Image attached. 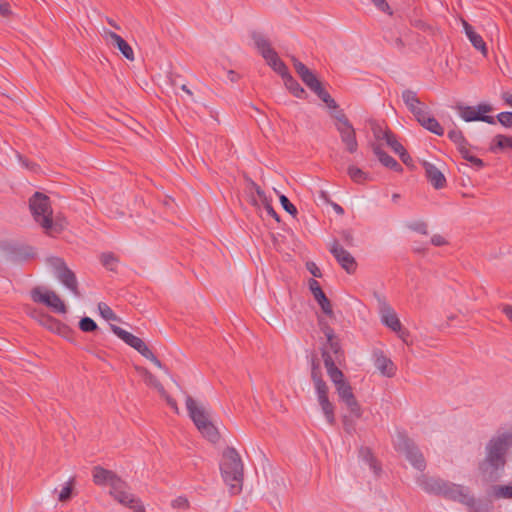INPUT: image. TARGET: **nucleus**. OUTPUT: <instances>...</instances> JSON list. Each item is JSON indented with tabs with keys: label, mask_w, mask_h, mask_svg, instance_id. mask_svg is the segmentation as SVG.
Masks as SVG:
<instances>
[{
	"label": "nucleus",
	"mask_w": 512,
	"mask_h": 512,
	"mask_svg": "<svg viewBox=\"0 0 512 512\" xmlns=\"http://www.w3.org/2000/svg\"><path fill=\"white\" fill-rule=\"evenodd\" d=\"M72 494V480H70L66 486L63 487L61 492L59 493V500L61 502H66L70 499Z\"/></svg>",
	"instance_id": "obj_43"
},
{
	"label": "nucleus",
	"mask_w": 512,
	"mask_h": 512,
	"mask_svg": "<svg viewBox=\"0 0 512 512\" xmlns=\"http://www.w3.org/2000/svg\"><path fill=\"white\" fill-rule=\"evenodd\" d=\"M252 40L254 46L265 59L266 63L284 79L286 88L293 93L294 96L303 98L305 90L288 73L286 65L279 58L277 52L272 48L270 41L260 33H253Z\"/></svg>",
	"instance_id": "obj_2"
},
{
	"label": "nucleus",
	"mask_w": 512,
	"mask_h": 512,
	"mask_svg": "<svg viewBox=\"0 0 512 512\" xmlns=\"http://www.w3.org/2000/svg\"><path fill=\"white\" fill-rule=\"evenodd\" d=\"M448 137L457 145L458 149L467 144V141L462 135V132L457 129H453L448 132Z\"/></svg>",
	"instance_id": "obj_38"
},
{
	"label": "nucleus",
	"mask_w": 512,
	"mask_h": 512,
	"mask_svg": "<svg viewBox=\"0 0 512 512\" xmlns=\"http://www.w3.org/2000/svg\"><path fill=\"white\" fill-rule=\"evenodd\" d=\"M396 448L399 452L403 453L406 459L411 463V465L419 471L424 470L426 463L422 453L419 449L414 446L413 443L406 439H401L399 443L396 444Z\"/></svg>",
	"instance_id": "obj_12"
},
{
	"label": "nucleus",
	"mask_w": 512,
	"mask_h": 512,
	"mask_svg": "<svg viewBox=\"0 0 512 512\" xmlns=\"http://www.w3.org/2000/svg\"><path fill=\"white\" fill-rule=\"evenodd\" d=\"M266 207L267 212L272 215L273 217H277L276 212L273 210V208L270 206V204L267 202L264 204Z\"/></svg>",
	"instance_id": "obj_60"
},
{
	"label": "nucleus",
	"mask_w": 512,
	"mask_h": 512,
	"mask_svg": "<svg viewBox=\"0 0 512 512\" xmlns=\"http://www.w3.org/2000/svg\"><path fill=\"white\" fill-rule=\"evenodd\" d=\"M279 199L285 211H287L289 214L293 216L297 214L296 207L292 203H290L289 199L285 195H280Z\"/></svg>",
	"instance_id": "obj_41"
},
{
	"label": "nucleus",
	"mask_w": 512,
	"mask_h": 512,
	"mask_svg": "<svg viewBox=\"0 0 512 512\" xmlns=\"http://www.w3.org/2000/svg\"><path fill=\"white\" fill-rule=\"evenodd\" d=\"M98 310H99V313L100 315L110 321H115L117 320V316L115 315V313L112 311V309L106 304V303H99L98 304Z\"/></svg>",
	"instance_id": "obj_37"
},
{
	"label": "nucleus",
	"mask_w": 512,
	"mask_h": 512,
	"mask_svg": "<svg viewBox=\"0 0 512 512\" xmlns=\"http://www.w3.org/2000/svg\"><path fill=\"white\" fill-rule=\"evenodd\" d=\"M381 321L394 332L401 331V322L390 304L381 296H377Z\"/></svg>",
	"instance_id": "obj_14"
},
{
	"label": "nucleus",
	"mask_w": 512,
	"mask_h": 512,
	"mask_svg": "<svg viewBox=\"0 0 512 512\" xmlns=\"http://www.w3.org/2000/svg\"><path fill=\"white\" fill-rule=\"evenodd\" d=\"M503 99L505 100V102L512 107V94H509V93H505L503 95Z\"/></svg>",
	"instance_id": "obj_59"
},
{
	"label": "nucleus",
	"mask_w": 512,
	"mask_h": 512,
	"mask_svg": "<svg viewBox=\"0 0 512 512\" xmlns=\"http://www.w3.org/2000/svg\"><path fill=\"white\" fill-rule=\"evenodd\" d=\"M502 312L506 315L510 322H512V305H504Z\"/></svg>",
	"instance_id": "obj_55"
},
{
	"label": "nucleus",
	"mask_w": 512,
	"mask_h": 512,
	"mask_svg": "<svg viewBox=\"0 0 512 512\" xmlns=\"http://www.w3.org/2000/svg\"><path fill=\"white\" fill-rule=\"evenodd\" d=\"M401 160L405 163V164H408L409 160H410V156L407 154V152L404 150V157H400Z\"/></svg>",
	"instance_id": "obj_64"
},
{
	"label": "nucleus",
	"mask_w": 512,
	"mask_h": 512,
	"mask_svg": "<svg viewBox=\"0 0 512 512\" xmlns=\"http://www.w3.org/2000/svg\"><path fill=\"white\" fill-rule=\"evenodd\" d=\"M462 24H463L465 34H466L467 38L469 39V41L471 42V44L473 45V47L476 50L480 51V53L483 56H487L488 50H487L486 43L484 42L482 36L479 35L473 29V27L470 24H468L465 20L462 21Z\"/></svg>",
	"instance_id": "obj_22"
},
{
	"label": "nucleus",
	"mask_w": 512,
	"mask_h": 512,
	"mask_svg": "<svg viewBox=\"0 0 512 512\" xmlns=\"http://www.w3.org/2000/svg\"><path fill=\"white\" fill-rule=\"evenodd\" d=\"M223 481L232 495L239 494L243 486V464L240 455L234 448L224 450L220 462Z\"/></svg>",
	"instance_id": "obj_4"
},
{
	"label": "nucleus",
	"mask_w": 512,
	"mask_h": 512,
	"mask_svg": "<svg viewBox=\"0 0 512 512\" xmlns=\"http://www.w3.org/2000/svg\"><path fill=\"white\" fill-rule=\"evenodd\" d=\"M397 333H398L399 337H400L402 340L406 341V338H407V336H408V331L403 330V329L401 328V331H400V332H397Z\"/></svg>",
	"instance_id": "obj_62"
},
{
	"label": "nucleus",
	"mask_w": 512,
	"mask_h": 512,
	"mask_svg": "<svg viewBox=\"0 0 512 512\" xmlns=\"http://www.w3.org/2000/svg\"><path fill=\"white\" fill-rule=\"evenodd\" d=\"M417 121L428 131L436 134V135H443L444 130L439 124V122L432 117L427 109L423 110L418 116L415 117Z\"/></svg>",
	"instance_id": "obj_23"
},
{
	"label": "nucleus",
	"mask_w": 512,
	"mask_h": 512,
	"mask_svg": "<svg viewBox=\"0 0 512 512\" xmlns=\"http://www.w3.org/2000/svg\"><path fill=\"white\" fill-rule=\"evenodd\" d=\"M335 389L339 399L345 403L350 413L356 418H360L362 415V410L352 392L350 384L348 382L342 383L341 385L335 387Z\"/></svg>",
	"instance_id": "obj_16"
},
{
	"label": "nucleus",
	"mask_w": 512,
	"mask_h": 512,
	"mask_svg": "<svg viewBox=\"0 0 512 512\" xmlns=\"http://www.w3.org/2000/svg\"><path fill=\"white\" fill-rule=\"evenodd\" d=\"M330 252L347 273H353L356 269L354 257L345 250L338 242L331 245Z\"/></svg>",
	"instance_id": "obj_17"
},
{
	"label": "nucleus",
	"mask_w": 512,
	"mask_h": 512,
	"mask_svg": "<svg viewBox=\"0 0 512 512\" xmlns=\"http://www.w3.org/2000/svg\"><path fill=\"white\" fill-rule=\"evenodd\" d=\"M0 15L4 17H8L11 15L9 3L0 1Z\"/></svg>",
	"instance_id": "obj_51"
},
{
	"label": "nucleus",
	"mask_w": 512,
	"mask_h": 512,
	"mask_svg": "<svg viewBox=\"0 0 512 512\" xmlns=\"http://www.w3.org/2000/svg\"><path fill=\"white\" fill-rule=\"evenodd\" d=\"M459 116L465 122L472 121H483L488 124H494L495 119L492 116L487 115L492 111V107L489 104L482 103L477 106H464L459 105L457 107Z\"/></svg>",
	"instance_id": "obj_10"
},
{
	"label": "nucleus",
	"mask_w": 512,
	"mask_h": 512,
	"mask_svg": "<svg viewBox=\"0 0 512 512\" xmlns=\"http://www.w3.org/2000/svg\"><path fill=\"white\" fill-rule=\"evenodd\" d=\"M402 98L404 103L407 105L409 110L416 117L418 116L426 107L420 102L416 93L410 90H406L402 94Z\"/></svg>",
	"instance_id": "obj_26"
},
{
	"label": "nucleus",
	"mask_w": 512,
	"mask_h": 512,
	"mask_svg": "<svg viewBox=\"0 0 512 512\" xmlns=\"http://www.w3.org/2000/svg\"><path fill=\"white\" fill-rule=\"evenodd\" d=\"M293 66L298 73L301 80L305 83V85L310 88L314 93L318 95V97L324 101L329 107L335 108L336 103L330 97V95L323 89L320 81L317 79L316 75L302 62L293 58Z\"/></svg>",
	"instance_id": "obj_7"
},
{
	"label": "nucleus",
	"mask_w": 512,
	"mask_h": 512,
	"mask_svg": "<svg viewBox=\"0 0 512 512\" xmlns=\"http://www.w3.org/2000/svg\"><path fill=\"white\" fill-rule=\"evenodd\" d=\"M308 286H309V289H310L311 293L313 294L315 300L320 305L323 313H325L329 317H332L333 316L332 305H331L329 299L326 297L325 293L322 291V288H321L320 284L318 283V281H316L315 279H310L308 281Z\"/></svg>",
	"instance_id": "obj_19"
},
{
	"label": "nucleus",
	"mask_w": 512,
	"mask_h": 512,
	"mask_svg": "<svg viewBox=\"0 0 512 512\" xmlns=\"http://www.w3.org/2000/svg\"><path fill=\"white\" fill-rule=\"evenodd\" d=\"M144 381L149 386L155 388L161 396H166V390L152 373L147 374V377Z\"/></svg>",
	"instance_id": "obj_35"
},
{
	"label": "nucleus",
	"mask_w": 512,
	"mask_h": 512,
	"mask_svg": "<svg viewBox=\"0 0 512 512\" xmlns=\"http://www.w3.org/2000/svg\"><path fill=\"white\" fill-rule=\"evenodd\" d=\"M101 36L107 45L116 47L123 55V57H125L128 61L135 60V55L132 47L121 36L106 28L102 29Z\"/></svg>",
	"instance_id": "obj_13"
},
{
	"label": "nucleus",
	"mask_w": 512,
	"mask_h": 512,
	"mask_svg": "<svg viewBox=\"0 0 512 512\" xmlns=\"http://www.w3.org/2000/svg\"><path fill=\"white\" fill-rule=\"evenodd\" d=\"M111 330L115 335H117L121 340H123L130 347L134 348L136 351L145 343L141 338L116 325H111Z\"/></svg>",
	"instance_id": "obj_25"
},
{
	"label": "nucleus",
	"mask_w": 512,
	"mask_h": 512,
	"mask_svg": "<svg viewBox=\"0 0 512 512\" xmlns=\"http://www.w3.org/2000/svg\"><path fill=\"white\" fill-rule=\"evenodd\" d=\"M372 149H373L374 154L377 156L378 160L385 167H388V168L393 169L395 171H401L402 170L400 164L394 158H392L391 156L386 154L384 151H382L380 146L373 145Z\"/></svg>",
	"instance_id": "obj_27"
},
{
	"label": "nucleus",
	"mask_w": 512,
	"mask_h": 512,
	"mask_svg": "<svg viewBox=\"0 0 512 512\" xmlns=\"http://www.w3.org/2000/svg\"><path fill=\"white\" fill-rule=\"evenodd\" d=\"M120 480L121 478L111 470L104 469L100 466L94 467L93 469V481L96 485H107L112 489Z\"/></svg>",
	"instance_id": "obj_21"
},
{
	"label": "nucleus",
	"mask_w": 512,
	"mask_h": 512,
	"mask_svg": "<svg viewBox=\"0 0 512 512\" xmlns=\"http://www.w3.org/2000/svg\"><path fill=\"white\" fill-rule=\"evenodd\" d=\"M372 131H373V134H374V137L377 139V140H380V139H383V134L385 132H390L389 130H386V129H383L380 125L378 124H374L372 126Z\"/></svg>",
	"instance_id": "obj_49"
},
{
	"label": "nucleus",
	"mask_w": 512,
	"mask_h": 512,
	"mask_svg": "<svg viewBox=\"0 0 512 512\" xmlns=\"http://www.w3.org/2000/svg\"><path fill=\"white\" fill-rule=\"evenodd\" d=\"M312 380L314 383L317 403L324 417L326 418V421L330 425H333L335 423V407L333 403L329 400V388L327 384L318 375L315 368H313L312 370Z\"/></svg>",
	"instance_id": "obj_8"
},
{
	"label": "nucleus",
	"mask_w": 512,
	"mask_h": 512,
	"mask_svg": "<svg viewBox=\"0 0 512 512\" xmlns=\"http://www.w3.org/2000/svg\"><path fill=\"white\" fill-rule=\"evenodd\" d=\"M324 334H325V336H326V338L328 340L329 349L331 351H333L335 354H338L339 350H340V346H339L338 342L334 338V334H333L332 329H330L329 327H326L324 329Z\"/></svg>",
	"instance_id": "obj_36"
},
{
	"label": "nucleus",
	"mask_w": 512,
	"mask_h": 512,
	"mask_svg": "<svg viewBox=\"0 0 512 512\" xmlns=\"http://www.w3.org/2000/svg\"><path fill=\"white\" fill-rule=\"evenodd\" d=\"M458 150L465 160L470 162L472 165L476 166L478 169L484 166L483 161L472 154L471 148L468 143L463 147L461 146V148Z\"/></svg>",
	"instance_id": "obj_29"
},
{
	"label": "nucleus",
	"mask_w": 512,
	"mask_h": 512,
	"mask_svg": "<svg viewBox=\"0 0 512 512\" xmlns=\"http://www.w3.org/2000/svg\"><path fill=\"white\" fill-rule=\"evenodd\" d=\"M252 187L254 188V190H255L258 198L260 199V201H262L264 204L267 203V198L265 196L264 191L259 186H257L254 183H252Z\"/></svg>",
	"instance_id": "obj_52"
},
{
	"label": "nucleus",
	"mask_w": 512,
	"mask_h": 512,
	"mask_svg": "<svg viewBox=\"0 0 512 512\" xmlns=\"http://www.w3.org/2000/svg\"><path fill=\"white\" fill-rule=\"evenodd\" d=\"M374 366L385 377H393L396 374V366L382 351L373 353Z\"/></svg>",
	"instance_id": "obj_20"
},
{
	"label": "nucleus",
	"mask_w": 512,
	"mask_h": 512,
	"mask_svg": "<svg viewBox=\"0 0 512 512\" xmlns=\"http://www.w3.org/2000/svg\"><path fill=\"white\" fill-rule=\"evenodd\" d=\"M408 228L417 233L427 235L428 234V226L424 221H413L408 224Z\"/></svg>",
	"instance_id": "obj_39"
},
{
	"label": "nucleus",
	"mask_w": 512,
	"mask_h": 512,
	"mask_svg": "<svg viewBox=\"0 0 512 512\" xmlns=\"http://www.w3.org/2000/svg\"><path fill=\"white\" fill-rule=\"evenodd\" d=\"M46 264L63 286L75 297L80 296L76 275L67 267L63 259L59 257H48Z\"/></svg>",
	"instance_id": "obj_6"
},
{
	"label": "nucleus",
	"mask_w": 512,
	"mask_h": 512,
	"mask_svg": "<svg viewBox=\"0 0 512 512\" xmlns=\"http://www.w3.org/2000/svg\"><path fill=\"white\" fill-rule=\"evenodd\" d=\"M136 370L141 374V376L144 378V380L146 379L147 374L151 373L146 368H143V367H136Z\"/></svg>",
	"instance_id": "obj_57"
},
{
	"label": "nucleus",
	"mask_w": 512,
	"mask_h": 512,
	"mask_svg": "<svg viewBox=\"0 0 512 512\" xmlns=\"http://www.w3.org/2000/svg\"><path fill=\"white\" fill-rule=\"evenodd\" d=\"M327 374L335 387L347 382L344 374L337 367L331 368V370L327 371Z\"/></svg>",
	"instance_id": "obj_34"
},
{
	"label": "nucleus",
	"mask_w": 512,
	"mask_h": 512,
	"mask_svg": "<svg viewBox=\"0 0 512 512\" xmlns=\"http://www.w3.org/2000/svg\"><path fill=\"white\" fill-rule=\"evenodd\" d=\"M363 457L366 460L367 464L369 465L370 469L373 470L375 473L378 472V466L376 463V460L373 458L369 450H365L362 452Z\"/></svg>",
	"instance_id": "obj_44"
},
{
	"label": "nucleus",
	"mask_w": 512,
	"mask_h": 512,
	"mask_svg": "<svg viewBox=\"0 0 512 512\" xmlns=\"http://www.w3.org/2000/svg\"><path fill=\"white\" fill-rule=\"evenodd\" d=\"M430 242L432 245L437 246V247L444 246L448 243L446 238L441 234H434L431 237Z\"/></svg>",
	"instance_id": "obj_46"
},
{
	"label": "nucleus",
	"mask_w": 512,
	"mask_h": 512,
	"mask_svg": "<svg viewBox=\"0 0 512 512\" xmlns=\"http://www.w3.org/2000/svg\"><path fill=\"white\" fill-rule=\"evenodd\" d=\"M322 356L327 371L331 370V368L333 369L336 367L335 360L329 355L328 352L324 351Z\"/></svg>",
	"instance_id": "obj_47"
},
{
	"label": "nucleus",
	"mask_w": 512,
	"mask_h": 512,
	"mask_svg": "<svg viewBox=\"0 0 512 512\" xmlns=\"http://www.w3.org/2000/svg\"><path fill=\"white\" fill-rule=\"evenodd\" d=\"M497 118L503 126L509 127L512 125V112H502Z\"/></svg>",
	"instance_id": "obj_45"
},
{
	"label": "nucleus",
	"mask_w": 512,
	"mask_h": 512,
	"mask_svg": "<svg viewBox=\"0 0 512 512\" xmlns=\"http://www.w3.org/2000/svg\"><path fill=\"white\" fill-rule=\"evenodd\" d=\"M491 496L495 499L512 498V482L506 485H495L491 488Z\"/></svg>",
	"instance_id": "obj_28"
},
{
	"label": "nucleus",
	"mask_w": 512,
	"mask_h": 512,
	"mask_svg": "<svg viewBox=\"0 0 512 512\" xmlns=\"http://www.w3.org/2000/svg\"><path fill=\"white\" fill-rule=\"evenodd\" d=\"M136 370L141 374V376L144 378V380L146 379L147 374L151 373L146 368H143V367H136Z\"/></svg>",
	"instance_id": "obj_58"
},
{
	"label": "nucleus",
	"mask_w": 512,
	"mask_h": 512,
	"mask_svg": "<svg viewBox=\"0 0 512 512\" xmlns=\"http://www.w3.org/2000/svg\"><path fill=\"white\" fill-rule=\"evenodd\" d=\"M332 207H333L334 211H335L337 214L342 215V214L344 213V210H343V208H342L340 205H338V204L334 203V204L332 205Z\"/></svg>",
	"instance_id": "obj_61"
},
{
	"label": "nucleus",
	"mask_w": 512,
	"mask_h": 512,
	"mask_svg": "<svg viewBox=\"0 0 512 512\" xmlns=\"http://www.w3.org/2000/svg\"><path fill=\"white\" fill-rule=\"evenodd\" d=\"M383 140L386 144L400 157H404V147L397 141L395 136L391 132H385L383 134Z\"/></svg>",
	"instance_id": "obj_31"
},
{
	"label": "nucleus",
	"mask_w": 512,
	"mask_h": 512,
	"mask_svg": "<svg viewBox=\"0 0 512 512\" xmlns=\"http://www.w3.org/2000/svg\"><path fill=\"white\" fill-rule=\"evenodd\" d=\"M109 494L119 504L132 509L140 500L129 491V487L124 480H120L116 486L110 489Z\"/></svg>",
	"instance_id": "obj_15"
},
{
	"label": "nucleus",
	"mask_w": 512,
	"mask_h": 512,
	"mask_svg": "<svg viewBox=\"0 0 512 512\" xmlns=\"http://www.w3.org/2000/svg\"><path fill=\"white\" fill-rule=\"evenodd\" d=\"M423 167L425 169V173L429 182L436 189L443 188L446 183V179L443 173L440 171V169H438L434 164L429 162H424Z\"/></svg>",
	"instance_id": "obj_24"
},
{
	"label": "nucleus",
	"mask_w": 512,
	"mask_h": 512,
	"mask_svg": "<svg viewBox=\"0 0 512 512\" xmlns=\"http://www.w3.org/2000/svg\"><path fill=\"white\" fill-rule=\"evenodd\" d=\"M499 148H512V138L504 135H497L494 139Z\"/></svg>",
	"instance_id": "obj_42"
},
{
	"label": "nucleus",
	"mask_w": 512,
	"mask_h": 512,
	"mask_svg": "<svg viewBox=\"0 0 512 512\" xmlns=\"http://www.w3.org/2000/svg\"><path fill=\"white\" fill-rule=\"evenodd\" d=\"M173 506L179 508H186L188 507V500L186 498L179 497L176 500H174Z\"/></svg>",
	"instance_id": "obj_54"
},
{
	"label": "nucleus",
	"mask_w": 512,
	"mask_h": 512,
	"mask_svg": "<svg viewBox=\"0 0 512 512\" xmlns=\"http://www.w3.org/2000/svg\"><path fill=\"white\" fill-rule=\"evenodd\" d=\"M137 351L146 359L150 360L156 367L163 369L166 374H169L168 370L162 365L158 358L153 354L150 348L144 343Z\"/></svg>",
	"instance_id": "obj_30"
},
{
	"label": "nucleus",
	"mask_w": 512,
	"mask_h": 512,
	"mask_svg": "<svg viewBox=\"0 0 512 512\" xmlns=\"http://www.w3.org/2000/svg\"><path fill=\"white\" fill-rule=\"evenodd\" d=\"M79 328L84 332H91L97 329V324L93 319L84 317L79 322Z\"/></svg>",
	"instance_id": "obj_40"
},
{
	"label": "nucleus",
	"mask_w": 512,
	"mask_h": 512,
	"mask_svg": "<svg viewBox=\"0 0 512 512\" xmlns=\"http://www.w3.org/2000/svg\"><path fill=\"white\" fill-rule=\"evenodd\" d=\"M167 404L176 412V413H179V408H178V405L176 403V401L174 399H172L167 393H166V396H162Z\"/></svg>",
	"instance_id": "obj_53"
},
{
	"label": "nucleus",
	"mask_w": 512,
	"mask_h": 512,
	"mask_svg": "<svg viewBox=\"0 0 512 512\" xmlns=\"http://www.w3.org/2000/svg\"><path fill=\"white\" fill-rule=\"evenodd\" d=\"M185 404L188 415L197 430L210 442L216 443L219 440L220 435L217 428L211 421L210 410L207 409L203 403L189 395L186 396Z\"/></svg>",
	"instance_id": "obj_5"
},
{
	"label": "nucleus",
	"mask_w": 512,
	"mask_h": 512,
	"mask_svg": "<svg viewBox=\"0 0 512 512\" xmlns=\"http://www.w3.org/2000/svg\"><path fill=\"white\" fill-rule=\"evenodd\" d=\"M306 267L314 277H321V271L314 262H308Z\"/></svg>",
	"instance_id": "obj_50"
},
{
	"label": "nucleus",
	"mask_w": 512,
	"mask_h": 512,
	"mask_svg": "<svg viewBox=\"0 0 512 512\" xmlns=\"http://www.w3.org/2000/svg\"><path fill=\"white\" fill-rule=\"evenodd\" d=\"M31 298L34 302L42 303L57 313L64 314L67 309L59 295L43 287H36L31 291Z\"/></svg>",
	"instance_id": "obj_11"
},
{
	"label": "nucleus",
	"mask_w": 512,
	"mask_h": 512,
	"mask_svg": "<svg viewBox=\"0 0 512 512\" xmlns=\"http://www.w3.org/2000/svg\"><path fill=\"white\" fill-rule=\"evenodd\" d=\"M446 480H443L441 478L428 476V475H421L417 478L416 483L417 485L426 493L428 494H434V495H441L443 494V490L445 488Z\"/></svg>",
	"instance_id": "obj_18"
},
{
	"label": "nucleus",
	"mask_w": 512,
	"mask_h": 512,
	"mask_svg": "<svg viewBox=\"0 0 512 512\" xmlns=\"http://www.w3.org/2000/svg\"><path fill=\"white\" fill-rule=\"evenodd\" d=\"M102 265L110 271H114L118 265V258L111 252L103 253L100 257Z\"/></svg>",
	"instance_id": "obj_33"
},
{
	"label": "nucleus",
	"mask_w": 512,
	"mask_h": 512,
	"mask_svg": "<svg viewBox=\"0 0 512 512\" xmlns=\"http://www.w3.org/2000/svg\"><path fill=\"white\" fill-rule=\"evenodd\" d=\"M374 5L381 11L391 14L390 7L386 0H371Z\"/></svg>",
	"instance_id": "obj_48"
},
{
	"label": "nucleus",
	"mask_w": 512,
	"mask_h": 512,
	"mask_svg": "<svg viewBox=\"0 0 512 512\" xmlns=\"http://www.w3.org/2000/svg\"><path fill=\"white\" fill-rule=\"evenodd\" d=\"M512 449V430L499 431L486 446V458L480 465L483 473H493L505 465V456Z\"/></svg>",
	"instance_id": "obj_3"
},
{
	"label": "nucleus",
	"mask_w": 512,
	"mask_h": 512,
	"mask_svg": "<svg viewBox=\"0 0 512 512\" xmlns=\"http://www.w3.org/2000/svg\"><path fill=\"white\" fill-rule=\"evenodd\" d=\"M29 208L34 221L47 235L54 236L66 228V218L61 213H53L50 199L45 194L34 193L29 199Z\"/></svg>",
	"instance_id": "obj_1"
},
{
	"label": "nucleus",
	"mask_w": 512,
	"mask_h": 512,
	"mask_svg": "<svg viewBox=\"0 0 512 512\" xmlns=\"http://www.w3.org/2000/svg\"><path fill=\"white\" fill-rule=\"evenodd\" d=\"M133 512H147L145 507L143 506L141 500L138 501V503L135 504V506L132 508Z\"/></svg>",
	"instance_id": "obj_56"
},
{
	"label": "nucleus",
	"mask_w": 512,
	"mask_h": 512,
	"mask_svg": "<svg viewBox=\"0 0 512 512\" xmlns=\"http://www.w3.org/2000/svg\"><path fill=\"white\" fill-rule=\"evenodd\" d=\"M347 173L355 183H363L369 179L367 173L354 165L348 167Z\"/></svg>",
	"instance_id": "obj_32"
},
{
	"label": "nucleus",
	"mask_w": 512,
	"mask_h": 512,
	"mask_svg": "<svg viewBox=\"0 0 512 512\" xmlns=\"http://www.w3.org/2000/svg\"><path fill=\"white\" fill-rule=\"evenodd\" d=\"M335 128L338 131L341 142L349 153H355L358 149L356 132L348 118L341 112L334 115Z\"/></svg>",
	"instance_id": "obj_9"
},
{
	"label": "nucleus",
	"mask_w": 512,
	"mask_h": 512,
	"mask_svg": "<svg viewBox=\"0 0 512 512\" xmlns=\"http://www.w3.org/2000/svg\"><path fill=\"white\" fill-rule=\"evenodd\" d=\"M344 427L347 431H351L353 429V426L348 423V420L344 418Z\"/></svg>",
	"instance_id": "obj_63"
}]
</instances>
